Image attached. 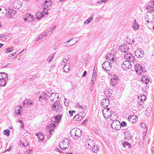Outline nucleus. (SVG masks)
Segmentation results:
<instances>
[{
	"instance_id": "10",
	"label": "nucleus",
	"mask_w": 154,
	"mask_h": 154,
	"mask_svg": "<svg viewBox=\"0 0 154 154\" xmlns=\"http://www.w3.org/2000/svg\"><path fill=\"white\" fill-rule=\"evenodd\" d=\"M132 27L134 30H136L140 28L137 22L135 19L134 21Z\"/></svg>"
},
{
	"instance_id": "40",
	"label": "nucleus",
	"mask_w": 154,
	"mask_h": 154,
	"mask_svg": "<svg viewBox=\"0 0 154 154\" xmlns=\"http://www.w3.org/2000/svg\"><path fill=\"white\" fill-rule=\"evenodd\" d=\"M97 74V72L96 70H94H94L93 71V73L92 77V79H96V75Z\"/></svg>"
},
{
	"instance_id": "7",
	"label": "nucleus",
	"mask_w": 154,
	"mask_h": 154,
	"mask_svg": "<svg viewBox=\"0 0 154 154\" xmlns=\"http://www.w3.org/2000/svg\"><path fill=\"white\" fill-rule=\"evenodd\" d=\"M35 135L38 138L39 141H42L44 139V135L42 133L40 132L39 133H36Z\"/></svg>"
},
{
	"instance_id": "58",
	"label": "nucleus",
	"mask_w": 154,
	"mask_h": 154,
	"mask_svg": "<svg viewBox=\"0 0 154 154\" xmlns=\"http://www.w3.org/2000/svg\"><path fill=\"white\" fill-rule=\"evenodd\" d=\"M38 98L39 100L40 101H41L42 100H43V97H42L41 94H40Z\"/></svg>"
},
{
	"instance_id": "37",
	"label": "nucleus",
	"mask_w": 154,
	"mask_h": 154,
	"mask_svg": "<svg viewBox=\"0 0 154 154\" xmlns=\"http://www.w3.org/2000/svg\"><path fill=\"white\" fill-rule=\"evenodd\" d=\"M57 101H56V102L53 104L52 106V110H53V109H54V110H56V109H57V108H56V106H57Z\"/></svg>"
},
{
	"instance_id": "13",
	"label": "nucleus",
	"mask_w": 154,
	"mask_h": 154,
	"mask_svg": "<svg viewBox=\"0 0 154 154\" xmlns=\"http://www.w3.org/2000/svg\"><path fill=\"white\" fill-rule=\"evenodd\" d=\"M57 109L56 110L58 112H62L63 109V107L62 105H60V103L58 102L57 104Z\"/></svg>"
},
{
	"instance_id": "52",
	"label": "nucleus",
	"mask_w": 154,
	"mask_h": 154,
	"mask_svg": "<svg viewBox=\"0 0 154 154\" xmlns=\"http://www.w3.org/2000/svg\"><path fill=\"white\" fill-rule=\"evenodd\" d=\"M109 61H105L103 62V64H105V66H109Z\"/></svg>"
},
{
	"instance_id": "39",
	"label": "nucleus",
	"mask_w": 154,
	"mask_h": 154,
	"mask_svg": "<svg viewBox=\"0 0 154 154\" xmlns=\"http://www.w3.org/2000/svg\"><path fill=\"white\" fill-rule=\"evenodd\" d=\"M106 57V59L108 60H110L111 61H112L113 62H114L115 61V58L113 57H112V58H111L109 57L106 56H105Z\"/></svg>"
},
{
	"instance_id": "51",
	"label": "nucleus",
	"mask_w": 154,
	"mask_h": 154,
	"mask_svg": "<svg viewBox=\"0 0 154 154\" xmlns=\"http://www.w3.org/2000/svg\"><path fill=\"white\" fill-rule=\"evenodd\" d=\"M130 61L132 62H133L134 60V57L132 55L131 56V57L130 58Z\"/></svg>"
},
{
	"instance_id": "4",
	"label": "nucleus",
	"mask_w": 154,
	"mask_h": 154,
	"mask_svg": "<svg viewBox=\"0 0 154 154\" xmlns=\"http://www.w3.org/2000/svg\"><path fill=\"white\" fill-rule=\"evenodd\" d=\"M92 146L91 147V150L94 153H96L99 151L98 146L97 145H94L95 142L92 140Z\"/></svg>"
},
{
	"instance_id": "48",
	"label": "nucleus",
	"mask_w": 154,
	"mask_h": 154,
	"mask_svg": "<svg viewBox=\"0 0 154 154\" xmlns=\"http://www.w3.org/2000/svg\"><path fill=\"white\" fill-rule=\"evenodd\" d=\"M137 118V117L136 116H135L134 115H133L132 116H129L128 117V120L129 121H131V119H132V118Z\"/></svg>"
},
{
	"instance_id": "18",
	"label": "nucleus",
	"mask_w": 154,
	"mask_h": 154,
	"mask_svg": "<svg viewBox=\"0 0 154 154\" xmlns=\"http://www.w3.org/2000/svg\"><path fill=\"white\" fill-rule=\"evenodd\" d=\"M127 132L125 131L124 133V135H125V138L127 140H129L131 138L132 136H131V134H127Z\"/></svg>"
},
{
	"instance_id": "36",
	"label": "nucleus",
	"mask_w": 154,
	"mask_h": 154,
	"mask_svg": "<svg viewBox=\"0 0 154 154\" xmlns=\"http://www.w3.org/2000/svg\"><path fill=\"white\" fill-rule=\"evenodd\" d=\"M131 56H132L131 54L130 53H126L125 54V57L127 59H129L131 57Z\"/></svg>"
},
{
	"instance_id": "63",
	"label": "nucleus",
	"mask_w": 154,
	"mask_h": 154,
	"mask_svg": "<svg viewBox=\"0 0 154 154\" xmlns=\"http://www.w3.org/2000/svg\"><path fill=\"white\" fill-rule=\"evenodd\" d=\"M87 122V119H85L82 122V123L83 124H86Z\"/></svg>"
},
{
	"instance_id": "60",
	"label": "nucleus",
	"mask_w": 154,
	"mask_h": 154,
	"mask_svg": "<svg viewBox=\"0 0 154 154\" xmlns=\"http://www.w3.org/2000/svg\"><path fill=\"white\" fill-rule=\"evenodd\" d=\"M69 114H70V116L71 117H72L73 116V113L72 112V111H71V110H69Z\"/></svg>"
},
{
	"instance_id": "16",
	"label": "nucleus",
	"mask_w": 154,
	"mask_h": 154,
	"mask_svg": "<svg viewBox=\"0 0 154 154\" xmlns=\"http://www.w3.org/2000/svg\"><path fill=\"white\" fill-rule=\"evenodd\" d=\"M42 12H38L36 14V18L37 20H40L44 16Z\"/></svg>"
},
{
	"instance_id": "43",
	"label": "nucleus",
	"mask_w": 154,
	"mask_h": 154,
	"mask_svg": "<svg viewBox=\"0 0 154 154\" xmlns=\"http://www.w3.org/2000/svg\"><path fill=\"white\" fill-rule=\"evenodd\" d=\"M104 69H103L104 70V71L107 72L108 71H109L111 70L110 68L109 67V66H107L104 67Z\"/></svg>"
},
{
	"instance_id": "25",
	"label": "nucleus",
	"mask_w": 154,
	"mask_h": 154,
	"mask_svg": "<svg viewBox=\"0 0 154 154\" xmlns=\"http://www.w3.org/2000/svg\"><path fill=\"white\" fill-rule=\"evenodd\" d=\"M3 134L9 137L10 135V131L8 129H5L4 131Z\"/></svg>"
},
{
	"instance_id": "44",
	"label": "nucleus",
	"mask_w": 154,
	"mask_h": 154,
	"mask_svg": "<svg viewBox=\"0 0 154 154\" xmlns=\"http://www.w3.org/2000/svg\"><path fill=\"white\" fill-rule=\"evenodd\" d=\"M138 50L139 51V54L141 55L143 57L144 54L143 51L141 49H140Z\"/></svg>"
},
{
	"instance_id": "2",
	"label": "nucleus",
	"mask_w": 154,
	"mask_h": 154,
	"mask_svg": "<svg viewBox=\"0 0 154 154\" xmlns=\"http://www.w3.org/2000/svg\"><path fill=\"white\" fill-rule=\"evenodd\" d=\"M119 49L121 52L125 53L128 51L129 48L126 44H123L119 47Z\"/></svg>"
},
{
	"instance_id": "30",
	"label": "nucleus",
	"mask_w": 154,
	"mask_h": 154,
	"mask_svg": "<svg viewBox=\"0 0 154 154\" xmlns=\"http://www.w3.org/2000/svg\"><path fill=\"white\" fill-rule=\"evenodd\" d=\"M13 50H14V49L13 48V47H9V48H7L6 49V51L5 52V53H8L11 52Z\"/></svg>"
},
{
	"instance_id": "32",
	"label": "nucleus",
	"mask_w": 154,
	"mask_h": 154,
	"mask_svg": "<svg viewBox=\"0 0 154 154\" xmlns=\"http://www.w3.org/2000/svg\"><path fill=\"white\" fill-rule=\"evenodd\" d=\"M147 9H149V11L150 13L154 11V7L150 5L147 6L146 8Z\"/></svg>"
},
{
	"instance_id": "23",
	"label": "nucleus",
	"mask_w": 154,
	"mask_h": 154,
	"mask_svg": "<svg viewBox=\"0 0 154 154\" xmlns=\"http://www.w3.org/2000/svg\"><path fill=\"white\" fill-rule=\"evenodd\" d=\"M8 38H11L12 37V35L11 34H8L7 35H3V34H0V38H7V37Z\"/></svg>"
},
{
	"instance_id": "5",
	"label": "nucleus",
	"mask_w": 154,
	"mask_h": 154,
	"mask_svg": "<svg viewBox=\"0 0 154 154\" xmlns=\"http://www.w3.org/2000/svg\"><path fill=\"white\" fill-rule=\"evenodd\" d=\"M130 62L128 60H125L122 64V67L125 70H127L128 67V64H130Z\"/></svg>"
},
{
	"instance_id": "21",
	"label": "nucleus",
	"mask_w": 154,
	"mask_h": 154,
	"mask_svg": "<svg viewBox=\"0 0 154 154\" xmlns=\"http://www.w3.org/2000/svg\"><path fill=\"white\" fill-rule=\"evenodd\" d=\"M82 119V117L81 116H80L79 115V114L78 115H76L74 117L73 119L74 120L76 121H79L81 120V119Z\"/></svg>"
},
{
	"instance_id": "56",
	"label": "nucleus",
	"mask_w": 154,
	"mask_h": 154,
	"mask_svg": "<svg viewBox=\"0 0 154 154\" xmlns=\"http://www.w3.org/2000/svg\"><path fill=\"white\" fill-rule=\"evenodd\" d=\"M136 121L137 120L136 119V118L135 119V118H132V119L131 122L134 123L136 122Z\"/></svg>"
},
{
	"instance_id": "6",
	"label": "nucleus",
	"mask_w": 154,
	"mask_h": 154,
	"mask_svg": "<svg viewBox=\"0 0 154 154\" xmlns=\"http://www.w3.org/2000/svg\"><path fill=\"white\" fill-rule=\"evenodd\" d=\"M108 103V104H109V100L106 98H105L104 99H103L101 101L100 103L101 105L103 107H105V105L106 104V103Z\"/></svg>"
},
{
	"instance_id": "19",
	"label": "nucleus",
	"mask_w": 154,
	"mask_h": 154,
	"mask_svg": "<svg viewBox=\"0 0 154 154\" xmlns=\"http://www.w3.org/2000/svg\"><path fill=\"white\" fill-rule=\"evenodd\" d=\"M94 14H92L91 17H89L88 19L86 20L84 22V23L88 24L92 21L93 19Z\"/></svg>"
},
{
	"instance_id": "61",
	"label": "nucleus",
	"mask_w": 154,
	"mask_h": 154,
	"mask_svg": "<svg viewBox=\"0 0 154 154\" xmlns=\"http://www.w3.org/2000/svg\"><path fill=\"white\" fill-rule=\"evenodd\" d=\"M109 66L110 68V69L112 68V63L110 62H109Z\"/></svg>"
},
{
	"instance_id": "9",
	"label": "nucleus",
	"mask_w": 154,
	"mask_h": 154,
	"mask_svg": "<svg viewBox=\"0 0 154 154\" xmlns=\"http://www.w3.org/2000/svg\"><path fill=\"white\" fill-rule=\"evenodd\" d=\"M62 114H58L56 115L54 117L55 122L57 123L59 122L60 120L62 119Z\"/></svg>"
},
{
	"instance_id": "14",
	"label": "nucleus",
	"mask_w": 154,
	"mask_h": 154,
	"mask_svg": "<svg viewBox=\"0 0 154 154\" xmlns=\"http://www.w3.org/2000/svg\"><path fill=\"white\" fill-rule=\"evenodd\" d=\"M55 126V125L53 123H51L50 125L48 126V128H51L50 129H49V133L51 135H52V134L51 131L54 130V128Z\"/></svg>"
},
{
	"instance_id": "47",
	"label": "nucleus",
	"mask_w": 154,
	"mask_h": 154,
	"mask_svg": "<svg viewBox=\"0 0 154 154\" xmlns=\"http://www.w3.org/2000/svg\"><path fill=\"white\" fill-rule=\"evenodd\" d=\"M116 126L114 127V129L115 130H119L121 128V126L119 125H117L116 124Z\"/></svg>"
},
{
	"instance_id": "59",
	"label": "nucleus",
	"mask_w": 154,
	"mask_h": 154,
	"mask_svg": "<svg viewBox=\"0 0 154 154\" xmlns=\"http://www.w3.org/2000/svg\"><path fill=\"white\" fill-rule=\"evenodd\" d=\"M33 15H32V16ZM26 17H27L28 18V17H31L32 18V15H31V14H26Z\"/></svg>"
},
{
	"instance_id": "34",
	"label": "nucleus",
	"mask_w": 154,
	"mask_h": 154,
	"mask_svg": "<svg viewBox=\"0 0 154 154\" xmlns=\"http://www.w3.org/2000/svg\"><path fill=\"white\" fill-rule=\"evenodd\" d=\"M126 42L129 45H131L134 42L133 39H126Z\"/></svg>"
},
{
	"instance_id": "31",
	"label": "nucleus",
	"mask_w": 154,
	"mask_h": 154,
	"mask_svg": "<svg viewBox=\"0 0 154 154\" xmlns=\"http://www.w3.org/2000/svg\"><path fill=\"white\" fill-rule=\"evenodd\" d=\"M41 95L42 97H43V99L45 100H46L49 97V96L45 93L43 94H42Z\"/></svg>"
},
{
	"instance_id": "46",
	"label": "nucleus",
	"mask_w": 154,
	"mask_h": 154,
	"mask_svg": "<svg viewBox=\"0 0 154 154\" xmlns=\"http://www.w3.org/2000/svg\"><path fill=\"white\" fill-rule=\"evenodd\" d=\"M64 100H65V102H64V104L66 106H69V102L68 101H67V99L66 98H64Z\"/></svg>"
},
{
	"instance_id": "28",
	"label": "nucleus",
	"mask_w": 154,
	"mask_h": 154,
	"mask_svg": "<svg viewBox=\"0 0 154 154\" xmlns=\"http://www.w3.org/2000/svg\"><path fill=\"white\" fill-rule=\"evenodd\" d=\"M122 145L124 147H125L126 145L128 146L130 148H131V144L128 142H124L122 143Z\"/></svg>"
},
{
	"instance_id": "3",
	"label": "nucleus",
	"mask_w": 154,
	"mask_h": 154,
	"mask_svg": "<svg viewBox=\"0 0 154 154\" xmlns=\"http://www.w3.org/2000/svg\"><path fill=\"white\" fill-rule=\"evenodd\" d=\"M16 12L13 9H10L8 12L6 13V15L9 18H12L14 16Z\"/></svg>"
},
{
	"instance_id": "53",
	"label": "nucleus",
	"mask_w": 154,
	"mask_h": 154,
	"mask_svg": "<svg viewBox=\"0 0 154 154\" xmlns=\"http://www.w3.org/2000/svg\"><path fill=\"white\" fill-rule=\"evenodd\" d=\"M141 127L143 128H146V125L144 123H142L141 124Z\"/></svg>"
},
{
	"instance_id": "55",
	"label": "nucleus",
	"mask_w": 154,
	"mask_h": 154,
	"mask_svg": "<svg viewBox=\"0 0 154 154\" xmlns=\"http://www.w3.org/2000/svg\"><path fill=\"white\" fill-rule=\"evenodd\" d=\"M87 74V72L86 71H85L83 72V74H82V77H85Z\"/></svg>"
},
{
	"instance_id": "62",
	"label": "nucleus",
	"mask_w": 154,
	"mask_h": 154,
	"mask_svg": "<svg viewBox=\"0 0 154 154\" xmlns=\"http://www.w3.org/2000/svg\"><path fill=\"white\" fill-rule=\"evenodd\" d=\"M33 104L31 100H29V103H28V105H32Z\"/></svg>"
},
{
	"instance_id": "8",
	"label": "nucleus",
	"mask_w": 154,
	"mask_h": 154,
	"mask_svg": "<svg viewBox=\"0 0 154 154\" xmlns=\"http://www.w3.org/2000/svg\"><path fill=\"white\" fill-rule=\"evenodd\" d=\"M52 2L51 0H46L44 2L42 5H44L45 7L48 8L50 7L51 5Z\"/></svg>"
},
{
	"instance_id": "64",
	"label": "nucleus",
	"mask_w": 154,
	"mask_h": 154,
	"mask_svg": "<svg viewBox=\"0 0 154 154\" xmlns=\"http://www.w3.org/2000/svg\"><path fill=\"white\" fill-rule=\"evenodd\" d=\"M150 4L154 6V2L153 1H152L150 2Z\"/></svg>"
},
{
	"instance_id": "1",
	"label": "nucleus",
	"mask_w": 154,
	"mask_h": 154,
	"mask_svg": "<svg viewBox=\"0 0 154 154\" xmlns=\"http://www.w3.org/2000/svg\"><path fill=\"white\" fill-rule=\"evenodd\" d=\"M134 69L136 72L138 74L140 75L142 72H144L143 68L139 64H136L135 66Z\"/></svg>"
},
{
	"instance_id": "57",
	"label": "nucleus",
	"mask_w": 154,
	"mask_h": 154,
	"mask_svg": "<svg viewBox=\"0 0 154 154\" xmlns=\"http://www.w3.org/2000/svg\"><path fill=\"white\" fill-rule=\"evenodd\" d=\"M19 54L18 53V51H17L16 52L14 53L13 54H11V56H14V55H17Z\"/></svg>"
},
{
	"instance_id": "27",
	"label": "nucleus",
	"mask_w": 154,
	"mask_h": 154,
	"mask_svg": "<svg viewBox=\"0 0 154 154\" xmlns=\"http://www.w3.org/2000/svg\"><path fill=\"white\" fill-rule=\"evenodd\" d=\"M144 81L143 83H145V84H148L149 81V79H148L147 76H144Z\"/></svg>"
},
{
	"instance_id": "38",
	"label": "nucleus",
	"mask_w": 154,
	"mask_h": 154,
	"mask_svg": "<svg viewBox=\"0 0 154 154\" xmlns=\"http://www.w3.org/2000/svg\"><path fill=\"white\" fill-rule=\"evenodd\" d=\"M117 121L118 122H119V121L118 120H116V122H115V120H114V121L112 122V124L111 125V127L112 128H113L114 129V127H115V126L116 125V123Z\"/></svg>"
},
{
	"instance_id": "20",
	"label": "nucleus",
	"mask_w": 154,
	"mask_h": 154,
	"mask_svg": "<svg viewBox=\"0 0 154 154\" xmlns=\"http://www.w3.org/2000/svg\"><path fill=\"white\" fill-rule=\"evenodd\" d=\"M7 84V82L5 79H0V86L1 87L5 86Z\"/></svg>"
},
{
	"instance_id": "26",
	"label": "nucleus",
	"mask_w": 154,
	"mask_h": 154,
	"mask_svg": "<svg viewBox=\"0 0 154 154\" xmlns=\"http://www.w3.org/2000/svg\"><path fill=\"white\" fill-rule=\"evenodd\" d=\"M32 18L31 17H27V18H25L24 19V20L26 22H32L33 20L34 19V17L33 16H32Z\"/></svg>"
},
{
	"instance_id": "54",
	"label": "nucleus",
	"mask_w": 154,
	"mask_h": 154,
	"mask_svg": "<svg viewBox=\"0 0 154 154\" xmlns=\"http://www.w3.org/2000/svg\"><path fill=\"white\" fill-rule=\"evenodd\" d=\"M91 146L90 145L89 143H88V145L87 146V148L88 149L91 150Z\"/></svg>"
},
{
	"instance_id": "15",
	"label": "nucleus",
	"mask_w": 154,
	"mask_h": 154,
	"mask_svg": "<svg viewBox=\"0 0 154 154\" xmlns=\"http://www.w3.org/2000/svg\"><path fill=\"white\" fill-rule=\"evenodd\" d=\"M110 84L113 87H115L117 84V79L114 78L110 80Z\"/></svg>"
},
{
	"instance_id": "42",
	"label": "nucleus",
	"mask_w": 154,
	"mask_h": 154,
	"mask_svg": "<svg viewBox=\"0 0 154 154\" xmlns=\"http://www.w3.org/2000/svg\"><path fill=\"white\" fill-rule=\"evenodd\" d=\"M47 33L46 32L45 33H44L43 34H41L37 37L36 38H42L44 37V36L45 35H47Z\"/></svg>"
},
{
	"instance_id": "35",
	"label": "nucleus",
	"mask_w": 154,
	"mask_h": 154,
	"mask_svg": "<svg viewBox=\"0 0 154 154\" xmlns=\"http://www.w3.org/2000/svg\"><path fill=\"white\" fill-rule=\"evenodd\" d=\"M48 8H46V7H44L42 11V12H44V14L46 15H48Z\"/></svg>"
},
{
	"instance_id": "22",
	"label": "nucleus",
	"mask_w": 154,
	"mask_h": 154,
	"mask_svg": "<svg viewBox=\"0 0 154 154\" xmlns=\"http://www.w3.org/2000/svg\"><path fill=\"white\" fill-rule=\"evenodd\" d=\"M151 112V106H149L146 109V114L147 116L150 115Z\"/></svg>"
},
{
	"instance_id": "41",
	"label": "nucleus",
	"mask_w": 154,
	"mask_h": 154,
	"mask_svg": "<svg viewBox=\"0 0 154 154\" xmlns=\"http://www.w3.org/2000/svg\"><path fill=\"white\" fill-rule=\"evenodd\" d=\"M71 86L72 87V89L73 90L75 89L76 87V84L72 82H71Z\"/></svg>"
},
{
	"instance_id": "12",
	"label": "nucleus",
	"mask_w": 154,
	"mask_h": 154,
	"mask_svg": "<svg viewBox=\"0 0 154 154\" xmlns=\"http://www.w3.org/2000/svg\"><path fill=\"white\" fill-rule=\"evenodd\" d=\"M75 136L77 137H80L82 135V131L80 129L75 130Z\"/></svg>"
},
{
	"instance_id": "24",
	"label": "nucleus",
	"mask_w": 154,
	"mask_h": 154,
	"mask_svg": "<svg viewBox=\"0 0 154 154\" xmlns=\"http://www.w3.org/2000/svg\"><path fill=\"white\" fill-rule=\"evenodd\" d=\"M134 54L135 56L138 58H141L143 57L141 55L139 54V51L138 49H137L135 51Z\"/></svg>"
},
{
	"instance_id": "49",
	"label": "nucleus",
	"mask_w": 154,
	"mask_h": 154,
	"mask_svg": "<svg viewBox=\"0 0 154 154\" xmlns=\"http://www.w3.org/2000/svg\"><path fill=\"white\" fill-rule=\"evenodd\" d=\"M29 100H27V99H26V100H25L23 102V105L24 106L25 104H27L28 103H29Z\"/></svg>"
},
{
	"instance_id": "11",
	"label": "nucleus",
	"mask_w": 154,
	"mask_h": 154,
	"mask_svg": "<svg viewBox=\"0 0 154 154\" xmlns=\"http://www.w3.org/2000/svg\"><path fill=\"white\" fill-rule=\"evenodd\" d=\"M22 108L21 106H20V107H17L15 109V112L16 114L17 115H20L21 114V113L22 111Z\"/></svg>"
},
{
	"instance_id": "29",
	"label": "nucleus",
	"mask_w": 154,
	"mask_h": 154,
	"mask_svg": "<svg viewBox=\"0 0 154 154\" xmlns=\"http://www.w3.org/2000/svg\"><path fill=\"white\" fill-rule=\"evenodd\" d=\"M55 54V53H53V55L51 56H49L47 58V61L50 62L51 63V62L52 60L53 59V58L54 57Z\"/></svg>"
},
{
	"instance_id": "33",
	"label": "nucleus",
	"mask_w": 154,
	"mask_h": 154,
	"mask_svg": "<svg viewBox=\"0 0 154 154\" xmlns=\"http://www.w3.org/2000/svg\"><path fill=\"white\" fill-rule=\"evenodd\" d=\"M82 63H84L85 64L88 63V58L86 57H83Z\"/></svg>"
},
{
	"instance_id": "17",
	"label": "nucleus",
	"mask_w": 154,
	"mask_h": 154,
	"mask_svg": "<svg viewBox=\"0 0 154 154\" xmlns=\"http://www.w3.org/2000/svg\"><path fill=\"white\" fill-rule=\"evenodd\" d=\"M13 5H13V6L14 7V8H16L18 9L20 7V6H18L17 7V5H16V6H15V5H16L17 4H18V5H19L20 6H21V5L22 4V3L21 2H20V1H17V2H15L14 3H13Z\"/></svg>"
},
{
	"instance_id": "45",
	"label": "nucleus",
	"mask_w": 154,
	"mask_h": 154,
	"mask_svg": "<svg viewBox=\"0 0 154 154\" xmlns=\"http://www.w3.org/2000/svg\"><path fill=\"white\" fill-rule=\"evenodd\" d=\"M120 125L122 127H124L126 126L127 123L124 121H122L121 123L120 124Z\"/></svg>"
},
{
	"instance_id": "50",
	"label": "nucleus",
	"mask_w": 154,
	"mask_h": 154,
	"mask_svg": "<svg viewBox=\"0 0 154 154\" xmlns=\"http://www.w3.org/2000/svg\"><path fill=\"white\" fill-rule=\"evenodd\" d=\"M110 93V91L108 90H106L104 91L105 94L107 95Z\"/></svg>"
}]
</instances>
